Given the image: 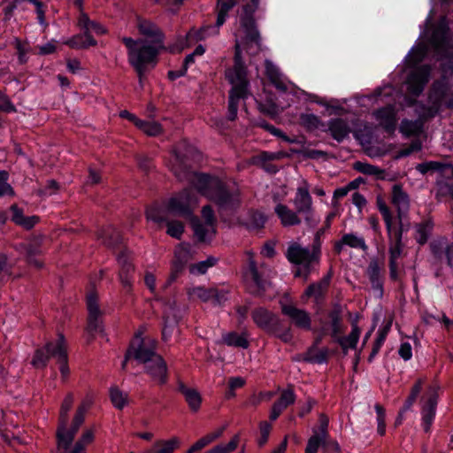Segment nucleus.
Segmentation results:
<instances>
[{
	"instance_id": "26",
	"label": "nucleus",
	"mask_w": 453,
	"mask_h": 453,
	"mask_svg": "<svg viewBox=\"0 0 453 453\" xmlns=\"http://www.w3.org/2000/svg\"><path fill=\"white\" fill-rule=\"evenodd\" d=\"M274 211L283 226H298L302 222L299 216L301 214L296 210L293 211L285 204L278 203L274 208Z\"/></svg>"
},
{
	"instance_id": "41",
	"label": "nucleus",
	"mask_w": 453,
	"mask_h": 453,
	"mask_svg": "<svg viewBox=\"0 0 453 453\" xmlns=\"http://www.w3.org/2000/svg\"><path fill=\"white\" fill-rule=\"evenodd\" d=\"M193 230L196 238L201 242L211 240L216 232L209 231V225L204 222L203 224L199 219H196L192 222Z\"/></svg>"
},
{
	"instance_id": "37",
	"label": "nucleus",
	"mask_w": 453,
	"mask_h": 453,
	"mask_svg": "<svg viewBox=\"0 0 453 453\" xmlns=\"http://www.w3.org/2000/svg\"><path fill=\"white\" fill-rule=\"evenodd\" d=\"M178 388L180 392L184 395L189 408L193 411H197L202 403V397L199 392L195 388H188L182 382L179 383Z\"/></svg>"
},
{
	"instance_id": "31",
	"label": "nucleus",
	"mask_w": 453,
	"mask_h": 453,
	"mask_svg": "<svg viewBox=\"0 0 453 453\" xmlns=\"http://www.w3.org/2000/svg\"><path fill=\"white\" fill-rule=\"evenodd\" d=\"M12 220L18 226H22L25 229H31L34 227L39 221V218L37 216H29L26 217L23 214V211L19 208L16 204H12L11 206Z\"/></svg>"
},
{
	"instance_id": "64",
	"label": "nucleus",
	"mask_w": 453,
	"mask_h": 453,
	"mask_svg": "<svg viewBox=\"0 0 453 453\" xmlns=\"http://www.w3.org/2000/svg\"><path fill=\"white\" fill-rule=\"evenodd\" d=\"M88 331L90 334L102 331L101 322L98 316H95L94 318L88 316Z\"/></svg>"
},
{
	"instance_id": "4",
	"label": "nucleus",
	"mask_w": 453,
	"mask_h": 453,
	"mask_svg": "<svg viewBox=\"0 0 453 453\" xmlns=\"http://www.w3.org/2000/svg\"><path fill=\"white\" fill-rule=\"evenodd\" d=\"M88 408L89 403H83L77 409L71 427L69 429L58 428V453H86V446L91 443L94 439V434L91 430L85 431L73 448H70V445L80 426L84 422L85 413Z\"/></svg>"
},
{
	"instance_id": "13",
	"label": "nucleus",
	"mask_w": 453,
	"mask_h": 453,
	"mask_svg": "<svg viewBox=\"0 0 453 453\" xmlns=\"http://www.w3.org/2000/svg\"><path fill=\"white\" fill-rule=\"evenodd\" d=\"M254 323L266 333L277 332L281 325L280 318L273 312L263 307L256 308L251 312Z\"/></svg>"
},
{
	"instance_id": "61",
	"label": "nucleus",
	"mask_w": 453,
	"mask_h": 453,
	"mask_svg": "<svg viewBox=\"0 0 453 453\" xmlns=\"http://www.w3.org/2000/svg\"><path fill=\"white\" fill-rule=\"evenodd\" d=\"M265 74L270 81L283 77L279 68L268 60L265 61Z\"/></svg>"
},
{
	"instance_id": "52",
	"label": "nucleus",
	"mask_w": 453,
	"mask_h": 453,
	"mask_svg": "<svg viewBox=\"0 0 453 453\" xmlns=\"http://www.w3.org/2000/svg\"><path fill=\"white\" fill-rule=\"evenodd\" d=\"M147 219L156 223L166 222V211L158 207H150L146 212Z\"/></svg>"
},
{
	"instance_id": "62",
	"label": "nucleus",
	"mask_w": 453,
	"mask_h": 453,
	"mask_svg": "<svg viewBox=\"0 0 453 453\" xmlns=\"http://www.w3.org/2000/svg\"><path fill=\"white\" fill-rule=\"evenodd\" d=\"M65 44L68 45L73 49H86V44L84 42V35L82 34L76 35L65 42Z\"/></svg>"
},
{
	"instance_id": "58",
	"label": "nucleus",
	"mask_w": 453,
	"mask_h": 453,
	"mask_svg": "<svg viewBox=\"0 0 453 453\" xmlns=\"http://www.w3.org/2000/svg\"><path fill=\"white\" fill-rule=\"evenodd\" d=\"M228 298V291L226 289H218L211 288V300L214 305L223 304Z\"/></svg>"
},
{
	"instance_id": "22",
	"label": "nucleus",
	"mask_w": 453,
	"mask_h": 453,
	"mask_svg": "<svg viewBox=\"0 0 453 453\" xmlns=\"http://www.w3.org/2000/svg\"><path fill=\"white\" fill-rule=\"evenodd\" d=\"M344 246L361 250L363 251H365L368 249L365 238L357 233L344 234L340 240L335 242L334 245L335 253L341 254Z\"/></svg>"
},
{
	"instance_id": "44",
	"label": "nucleus",
	"mask_w": 453,
	"mask_h": 453,
	"mask_svg": "<svg viewBox=\"0 0 453 453\" xmlns=\"http://www.w3.org/2000/svg\"><path fill=\"white\" fill-rule=\"evenodd\" d=\"M223 342L228 346L239 347L242 349H247L249 347V342L243 334H239L234 332L226 334L223 335Z\"/></svg>"
},
{
	"instance_id": "48",
	"label": "nucleus",
	"mask_w": 453,
	"mask_h": 453,
	"mask_svg": "<svg viewBox=\"0 0 453 453\" xmlns=\"http://www.w3.org/2000/svg\"><path fill=\"white\" fill-rule=\"evenodd\" d=\"M421 129L422 122L420 120L404 119L400 126V131L407 136L418 134L421 132Z\"/></svg>"
},
{
	"instance_id": "21",
	"label": "nucleus",
	"mask_w": 453,
	"mask_h": 453,
	"mask_svg": "<svg viewBox=\"0 0 453 453\" xmlns=\"http://www.w3.org/2000/svg\"><path fill=\"white\" fill-rule=\"evenodd\" d=\"M52 357L57 360L59 365V371L63 379H66L69 375V367L67 365V349L66 343L63 334H59L56 340L54 349L52 350Z\"/></svg>"
},
{
	"instance_id": "18",
	"label": "nucleus",
	"mask_w": 453,
	"mask_h": 453,
	"mask_svg": "<svg viewBox=\"0 0 453 453\" xmlns=\"http://www.w3.org/2000/svg\"><path fill=\"white\" fill-rule=\"evenodd\" d=\"M391 203L397 211L399 224L403 226L402 220L410 209L409 195L403 190L402 185L395 184L391 190Z\"/></svg>"
},
{
	"instance_id": "32",
	"label": "nucleus",
	"mask_w": 453,
	"mask_h": 453,
	"mask_svg": "<svg viewBox=\"0 0 453 453\" xmlns=\"http://www.w3.org/2000/svg\"><path fill=\"white\" fill-rule=\"evenodd\" d=\"M361 330L357 323L352 324L351 332L345 337L337 335L334 340L340 344L344 353L348 352L349 349H355L360 337Z\"/></svg>"
},
{
	"instance_id": "36",
	"label": "nucleus",
	"mask_w": 453,
	"mask_h": 453,
	"mask_svg": "<svg viewBox=\"0 0 453 453\" xmlns=\"http://www.w3.org/2000/svg\"><path fill=\"white\" fill-rule=\"evenodd\" d=\"M97 239L107 247H115L121 242L119 233L111 226L100 229L97 233Z\"/></svg>"
},
{
	"instance_id": "43",
	"label": "nucleus",
	"mask_w": 453,
	"mask_h": 453,
	"mask_svg": "<svg viewBox=\"0 0 453 453\" xmlns=\"http://www.w3.org/2000/svg\"><path fill=\"white\" fill-rule=\"evenodd\" d=\"M377 206L385 221L388 234L390 238H392L394 227L392 213L388 205L381 198L377 199Z\"/></svg>"
},
{
	"instance_id": "12",
	"label": "nucleus",
	"mask_w": 453,
	"mask_h": 453,
	"mask_svg": "<svg viewBox=\"0 0 453 453\" xmlns=\"http://www.w3.org/2000/svg\"><path fill=\"white\" fill-rule=\"evenodd\" d=\"M429 99L433 105L428 116H433L441 106L453 108V93L441 82L438 81L433 85Z\"/></svg>"
},
{
	"instance_id": "40",
	"label": "nucleus",
	"mask_w": 453,
	"mask_h": 453,
	"mask_svg": "<svg viewBox=\"0 0 453 453\" xmlns=\"http://www.w3.org/2000/svg\"><path fill=\"white\" fill-rule=\"evenodd\" d=\"M328 349L326 348L318 349L311 347L305 354L304 360L310 363L323 364L327 361Z\"/></svg>"
},
{
	"instance_id": "50",
	"label": "nucleus",
	"mask_w": 453,
	"mask_h": 453,
	"mask_svg": "<svg viewBox=\"0 0 453 453\" xmlns=\"http://www.w3.org/2000/svg\"><path fill=\"white\" fill-rule=\"evenodd\" d=\"M240 438L238 434H235L230 441L226 445H217L209 450L210 453H231L234 451L239 443Z\"/></svg>"
},
{
	"instance_id": "8",
	"label": "nucleus",
	"mask_w": 453,
	"mask_h": 453,
	"mask_svg": "<svg viewBox=\"0 0 453 453\" xmlns=\"http://www.w3.org/2000/svg\"><path fill=\"white\" fill-rule=\"evenodd\" d=\"M197 204L198 197L195 192L190 188H185L169 199L166 211L177 216L188 218Z\"/></svg>"
},
{
	"instance_id": "15",
	"label": "nucleus",
	"mask_w": 453,
	"mask_h": 453,
	"mask_svg": "<svg viewBox=\"0 0 453 453\" xmlns=\"http://www.w3.org/2000/svg\"><path fill=\"white\" fill-rule=\"evenodd\" d=\"M319 426L312 428V434L308 439L304 453H318L319 449H323V441L327 436L328 418L325 414L319 418Z\"/></svg>"
},
{
	"instance_id": "55",
	"label": "nucleus",
	"mask_w": 453,
	"mask_h": 453,
	"mask_svg": "<svg viewBox=\"0 0 453 453\" xmlns=\"http://www.w3.org/2000/svg\"><path fill=\"white\" fill-rule=\"evenodd\" d=\"M215 264V259L211 257L204 261H200L196 264H193L190 265V273L194 274H203L207 272V270L213 266Z\"/></svg>"
},
{
	"instance_id": "35",
	"label": "nucleus",
	"mask_w": 453,
	"mask_h": 453,
	"mask_svg": "<svg viewBox=\"0 0 453 453\" xmlns=\"http://www.w3.org/2000/svg\"><path fill=\"white\" fill-rule=\"evenodd\" d=\"M328 129L331 135L338 142L342 141L350 132L348 122L342 119H334L329 121Z\"/></svg>"
},
{
	"instance_id": "17",
	"label": "nucleus",
	"mask_w": 453,
	"mask_h": 453,
	"mask_svg": "<svg viewBox=\"0 0 453 453\" xmlns=\"http://www.w3.org/2000/svg\"><path fill=\"white\" fill-rule=\"evenodd\" d=\"M430 71L428 66L423 65L411 73L407 80V88L411 94L418 96L423 91L429 81Z\"/></svg>"
},
{
	"instance_id": "29",
	"label": "nucleus",
	"mask_w": 453,
	"mask_h": 453,
	"mask_svg": "<svg viewBox=\"0 0 453 453\" xmlns=\"http://www.w3.org/2000/svg\"><path fill=\"white\" fill-rule=\"evenodd\" d=\"M137 27L140 34L150 41L160 40L164 42V35L158 27L147 19H138Z\"/></svg>"
},
{
	"instance_id": "60",
	"label": "nucleus",
	"mask_w": 453,
	"mask_h": 453,
	"mask_svg": "<svg viewBox=\"0 0 453 453\" xmlns=\"http://www.w3.org/2000/svg\"><path fill=\"white\" fill-rule=\"evenodd\" d=\"M265 74L270 81L283 77L279 68L268 60L265 61Z\"/></svg>"
},
{
	"instance_id": "19",
	"label": "nucleus",
	"mask_w": 453,
	"mask_h": 453,
	"mask_svg": "<svg viewBox=\"0 0 453 453\" xmlns=\"http://www.w3.org/2000/svg\"><path fill=\"white\" fill-rule=\"evenodd\" d=\"M366 275L372 289L381 296L383 294V263L378 259H372L366 269Z\"/></svg>"
},
{
	"instance_id": "45",
	"label": "nucleus",
	"mask_w": 453,
	"mask_h": 453,
	"mask_svg": "<svg viewBox=\"0 0 453 453\" xmlns=\"http://www.w3.org/2000/svg\"><path fill=\"white\" fill-rule=\"evenodd\" d=\"M136 127L149 136H157L162 133V127L156 121H146L140 119Z\"/></svg>"
},
{
	"instance_id": "25",
	"label": "nucleus",
	"mask_w": 453,
	"mask_h": 453,
	"mask_svg": "<svg viewBox=\"0 0 453 453\" xmlns=\"http://www.w3.org/2000/svg\"><path fill=\"white\" fill-rule=\"evenodd\" d=\"M119 270V280L122 286L127 288V291L131 290L132 288V273H134V266L129 260V257L127 251L121 252L117 257Z\"/></svg>"
},
{
	"instance_id": "23",
	"label": "nucleus",
	"mask_w": 453,
	"mask_h": 453,
	"mask_svg": "<svg viewBox=\"0 0 453 453\" xmlns=\"http://www.w3.org/2000/svg\"><path fill=\"white\" fill-rule=\"evenodd\" d=\"M41 246L42 241L39 238H35L19 246V249L26 251L27 263L35 268H42L43 266V262L36 257L42 254Z\"/></svg>"
},
{
	"instance_id": "5",
	"label": "nucleus",
	"mask_w": 453,
	"mask_h": 453,
	"mask_svg": "<svg viewBox=\"0 0 453 453\" xmlns=\"http://www.w3.org/2000/svg\"><path fill=\"white\" fill-rule=\"evenodd\" d=\"M320 256L321 254L312 246L310 250L297 242L290 243L286 251V257L290 263L303 266L305 278L310 274L313 265L319 264Z\"/></svg>"
},
{
	"instance_id": "49",
	"label": "nucleus",
	"mask_w": 453,
	"mask_h": 453,
	"mask_svg": "<svg viewBox=\"0 0 453 453\" xmlns=\"http://www.w3.org/2000/svg\"><path fill=\"white\" fill-rule=\"evenodd\" d=\"M424 381V379H418L417 382L413 385L411 390V394L404 403L403 408L402 410L403 412L407 411L413 405L422 389Z\"/></svg>"
},
{
	"instance_id": "39",
	"label": "nucleus",
	"mask_w": 453,
	"mask_h": 453,
	"mask_svg": "<svg viewBox=\"0 0 453 453\" xmlns=\"http://www.w3.org/2000/svg\"><path fill=\"white\" fill-rule=\"evenodd\" d=\"M353 168L363 174L375 176L378 180L385 179V171L373 165L357 161L354 164Z\"/></svg>"
},
{
	"instance_id": "7",
	"label": "nucleus",
	"mask_w": 453,
	"mask_h": 453,
	"mask_svg": "<svg viewBox=\"0 0 453 453\" xmlns=\"http://www.w3.org/2000/svg\"><path fill=\"white\" fill-rule=\"evenodd\" d=\"M293 204L297 212L304 216V221L308 226L314 227L318 225L319 218L314 212L310 186L305 180H303L296 188Z\"/></svg>"
},
{
	"instance_id": "16",
	"label": "nucleus",
	"mask_w": 453,
	"mask_h": 453,
	"mask_svg": "<svg viewBox=\"0 0 453 453\" xmlns=\"http://www.w3.org/2000/svg\"><path fill=\"white\" fill-rule=\"evenodd\" d=\"M281 312L287 316L291 323L298 328L310 330L311 319L305 310L299 309L292 303H281Z\"/></svg>"
},
{
	"instance_id": "6",
	"label": "nucleus",
	"mask_w": 453,
	"mask_h": 453,
	"mask_svg": "<svg viewBox=\"0 0 453 453\" xmlns=\"http://www.w3.org/2000/svg\"><path fill=\"white\" fill-rule=\"evenodd\" d=\"M154 357H160L156 353V342L151 338H142L140 334H137L131 342L122 363V368L125 369L127 362L130 358L144 365L153 359Z\"/></svg>"
},
{
	"instance_id": "27",
	"label": "nucleus",
	"mask_w": 453,
	"mask_h": 453,
	"mask_svg": "<svg viewBox=\"0 0 453 453\" xmlns=\"http://www.w3.org/2000/svg\"><path fill=\"white\" fill-rule=\"evenodd\" d=\"M282 157V152L262 151L252 157V163L262 167L270 173H275L278 171V168L276 165L271 164V162L280 159Z\"/></svg>"
},
{
	"instance_id": "59",
	"label": "nucleus",
	"mask_w": 453,
	"mask_h": 453,
	"mask_svg": "<svg viewBox=\"0 0 453 453\" xmlns=\"http://www.w3.org/2000/svg\"><path fill=\"white\" fill-rule=\"evenodd\" d=\"M322 450L325 453H338L341 451L339 443L335 440L330 439L328 432L327 436H326V440L323 441Z\"/></svg>"
},
{
	"instance_id": "47",
	"label": "nucleus",
	"mask_w": 453,
	"mask_h": 453,
	"mask_svg": "<svg viewBox=\"0 0 453 453\" xmlns=\"http://www.w3.org/2000/svg\"><path fill=\"white\" fill-rule=\"evenodd\" d=\"M110 397L113 406L119 410H122L128 403V395L117 388H111Z\"/></svg>"
},
{
	"instance_id": "14",
	"label": "nucleus",
	"mask_w": 453,
	"mask_h": 453,
	"mask_svg": "<svg viewBox=\"0 0 453 453\" xmlns=\"http://www.w3.org/2000/svg\"><path fill=\"white\" fill-rule=\"evenodd\" d=\"M437 397L436 388L430 387L426 395L422 398V425L426 433L430 431L435 416Z\"/></svg>"
},
{
	"instance_id": "53",
	"label": "nucleus",
	"mask_w": 453,
	"mask_h": 453,
	"mask_svg": "<svg viewBox=\"0 0 453 453\" xmlns=\"http://www.w3.org/2000/svg\"><path fill=\"white\" fill-rule=\"evenodd\" d=\"M202 217L204 219L205 223L209 225V231L216 232V218L214 215V211L211 205H205L202 209Z\"/></svg>"
},
{
	"instance_id": "20",
	"label": "nucleus",
	"mask_w": 453,
	"mask_h": 453,
	"mask_svg": "<svg viewBox=\"0 0 453 453\" xmlns=\"http://www.w3.org/2000/svg\"><path fill=\"white\" fill-rule=\"evenodd\" d=\"M145 372L151 377V379L159 383L165 384L167 380V365L164 358L160 357H154L153 359L144 364Z\"/></svg>"
},
{
	"instance_id": "33",
	"label": "nucleus",
	"mask_w": 453,
	"mask_h": 453,
	"mask_svg": "<svg viewBox=\"0 0 453 453\" xmlns=\"http://www.w3.org/2000/svg\"><path fill=\"white\" fill-rule=\"evenodd\" d=\"M375 116L377 119L380 121V125L387 132L393 133L395 131L396 119L392 107H385L378 110L375 112Z\"/></svg>"
},
{
	"instance_id": "24",
	"label": "nucleus",
	"mask_w": 453,
	"mask_h": 453,
	"mask_svg": "<svg viewBox=\"0 0 453 453\" xmlns=\"http://www.w3.org/2000/svg\"><path fill=\"white\" fill-rule=\"evenodd\" d=\"M296 402V395L291 388L281 391L280 398L273 403L270 412V419L276 420L282 411Z\"/></svg>"
},
{
	"instance_id": "30",
	"label": "nucleus",
	"mask_w": 453,
	"mask_h": 453,
	"mask_svg": "<svg viewBox=\"0 0 453 453\" xmlns=\"http://www.w3.org/2000/svg\"><path fill=\"white\" fill-rule=\"evenodd\" d=\"M331 278L332 273H328L319 281L311 284L305 290V296L308 297H313L316 301H319L326 292Z\"/></svg>"
},
{
	"instance_id": "63",
	"label": "nucleus",
	"mask_w": 453,
	"mask_h": 453,
	"mask_svg": "<svg viewBox=\"0 0 453 453\" xmlns=\"http://www.w3.org/2000/svg\"><path fill=\"white\" fill-rule=\"evenodd\" d=\"M356 188L355 181H350L347 186L336 188L334 192V200L341 199L348 195L350 190Z\"/></svg>"
},
{
	"instance_id": "51",
	"label": "nucleus",
	"mask_w": 453,
	"mask_h": 453,
	"mask_svg": "<svg viewBox=\"0 0 453 453\" xmlns=\"http://www.w3.org/2000/svg\"><path fill=\"white\" fill-rule=\"evenodd\" d=\"M167 230L166 233L170 236L180 239L183 232H184V225L181 221L179 220H167L166 221Z\"/></svg>"
},
{
	"instance_id": "42",
	"label": "nucleus",
	"mask_w": 453,
	"mask_h": 453,
	"mask_svg": "<svg viewBox=\"0 0 453 453\" xmlns=\"http://www.w3.org/2000/svg\"><path fill=\"white\" fill-rule=\"evenodd\" d=\"M187 293L190 300H200L204 303L211 300V288L201 286L191 287L188 288Z\"/></svg>"
},
{
	"instance_id": "34",
	"label": "nucleus",
	"mask_w": 453,
	"mask_h": 453,
	"mask_svg": "<svg viewBox=\"0 0 453 453\" xmlns=\"http://www.w3.org/2000/svg\"><path fill=\"white\" fill-rule=\"evenodd\" d=\"M178 437H173L169 440H158L154 442L152 447L143 453H173L180 447Z\"/></svg>"
},
{
	"instance_id": "3",
	"label": "nucleus",
	"mask_w": 453,
	"mask_h": 453,
	"mask_svg": "<svg viewBox=\"0 0 453 453\" xmlns=\"http://www.w3.org/2000/svg\"><path fill=\"white\" fill-rule=\"evenodd\" d=\"M122 42L127 49L128 62L137 73L139 82L142 86V77L149 69L157 65L158 54L165 49L164 42L160 40H134L131 37H124Z\"/></svg>"
},
{
	"instance_id": "11",
	"label": "nucleus",
	"mask_w": 453,
	"mask_h": 453,
	"mask_svg": "<svg viewBox=\"0 0 453 453\" xmlns=\"http://www.w3.org/2000/svg\"><path fill=\"white\" fill-rule=\"evenodd\" d=\"M403 226H399L398 228L393 227L392 238H389V275L393 280H398V259L400 258L403 251L402 245Z\"/></svg>"
},
{
	"instance_id": "9",
	"label": "nucleus",
	"mask_w": 453,
	"mask_h": 453,
	"mask_svg": "<svg viewBox=\"0 0 453 453\" xmlns=\"http://www.w3.org/2000/svg\"><path fill=\"white\" fill-rule=\"evenodd\" d=\"M236 4V0H218L217 1V20L216 27H207L200 31H189L187 34L188 40L201 41L208 35L219 33V27H221L228 16L229 11Z\"/></svg>"
},
{
	"instance_id": "2",
	"label": "nucleus",
	"mask_w": 453,
	"mask_h": 453,
	"mask_svg": "<svg viewBox=\"0 0 453 453\" xmlns=\"http://www.w3.org/2000/svg\"><path fill=\"white\" fill-rule=\"evenodd\" d=\"M182 147L186 145H179L172 156L171 169L173 174L180 180L189 182L202 196L212 202L222 218L233 214L242 203L239 188L227 186L216 176L191 172L187 166V153H182Z\"/></svg>"
},
{
	"instance_id": "46",
	"label": "nucleus",
	"mask_w": 453,
	"mask_h": 453,
	"mask_svg": "<svg viewBox=\"0 0 453 453\" xmlns=\"http://www.w3.org/2000/svg\"><path fill=\"white\" fill-rule=\"evenodd\" d=\"M73 403V395L72 394H68L65 397V399L61 404L58 428L63 427L64 429H67L66 424H67V420H68V411L71 410Z\"/></svg>"
},
{
	"instance_id": "10",
	"label": "nucleus",
	"mask_w": 453,
	"mask_h": 453,
	"mask_svg": "<svg viewBox=\"0 0 453 453\" xmlns=\"http://www.w3.org/2000/svg\"><path fill=\"white\" fill-rule=\"evenodd\" d=\"M271 273V269L265 265L262 264L257 266L252 259L250 260L246 277L250 280L254 285L253 293L260 295L270 285L269 279Z\"/></svg>"
},
{
	"instance_id": "57",
	"label": "nucleus",
	"mask_w": 453,
	"mask_h": 453,
	"mask_svg": "<svg viewBox=\"0 0 453 453\" xmlns=\"http://www.w3.org/2000/svg\"><path fill=\"white\" fill-rule=\"evenodd\" d=\"M87 305L88 310V316L94 318L95 316L100 317V310L97 303V296L95 293H90L87 297Z\"/></svg>"
},
{
	"instance_id": "28",
	"label": "nucleus",
	"mask_w": 453,
	"mask_h": 453,
	"mask_svg": "<svg viewBox=\"0 0 453 453\" xmlns=\"http://www.w3.org/2000/svg\"><path fill=\"white\" fill-rule=\"evenodd\" d=\"M56 344L55 342H49L45 346L38 348L32 357L31 365L36 369L46 367L48 361L52 357V350Z\"/></svg>"
},
{
	"instance_id": "56",
	"label": "nucleus",
	"mask_w": 453,
	"mask_h": 453,
	"mask_svg": "<svg viewBox=\"0 0 453 453\" xmlns=\"http://www.w3.org/2000/svg\"><path fill=\"white\" fill-rule=\"evenodd\" d=\"M272 430V425L267 421H262L259 424L260 437L257 439L259 447H263L268 441Z\"/></svg>"
},
{
	"instance_id": "1",
	"label": "nucleus",
	"mask_w": 453,
	"mask_h": 453,
	"mask_svg": "<svg viewBox=\"0 0 453 453\" xmlns=\"http://www.w3.org/2000/svg\"><path fill=\"white\" fill-rule=\"evenodd\" d=\"M258 5L247 4L240 14V27L235 31V52L234 65L225 71V77L232 85L228 100V119L234 120L237 116L239 102L248 96V71L242 58V50L250 55L260 51V37L255 26L253 14Z\"/></svg>"
},
{
	"instance_id": "38",
	"label": "nucleus",
	"mask_w": 453,
	"mask_h": 453,
	"mask_svg": "<svg viewBox=\"0 0 453 453\" xmlns=\"http://www.w3.org/2000/svg\"><path fill=\"white\" fill-rule=\"evenodd\" d=\"M331 336L334 339L343 333L342 311L340 306H334L328 313Z\"/></svg>"
},
{
	"instance_id": "54",
	"label": "nucleus",
	"mask_w": 453,
	"mask_h": 453,
	"mask_svg": "<svg viewBox=\"0 0 453 453\" xmlns=\"http://www.w3.org/2000/svg\"><path fill=\"white\" fill-rule=\"evenodd\" d=\"M9 173L6 171H0V197L4 196H14V190L12 186L7 182Z\"/></svg>"
}]
</instances>
